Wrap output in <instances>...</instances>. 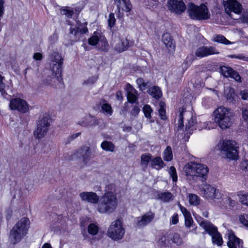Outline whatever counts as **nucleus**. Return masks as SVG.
<instances>
[{"label": "nucleus", "mask_w": 248, "mask_h": 248, "mask_svg": "<svg viewBox=\"0 0 248 248\" xmlns=\"http://www.w3.org/2000/svg\"><path fill=\"white\" fill-rule=\"evenodd\" d=\"M81 134L80 132L77 133L75 134H73L71 136H70V138L71 140H73L74 139H75L77 137H78L79 136H80Z\"/></svg>", "instance_id": "obj_64"}, {"label": "nucleus", "mask_w": 248, "mask_h": 248, "mask_svg": "<svg viewBox=\"0 0 248 248\" xmlns=\"http://www.w3.org/2000/svg\"><path fill=\"white\" fill-rule=\"evenodd\" d=\"M221 154L224 158L237 160L239 158L238 146L234 140H224L220 143Z\"/></svg>", "instance_id": "obj_3"}, {"label": "nucleus", "mask_w": 248, "mask_h": 248, "mask_svg": "<svg viewBox=\"0 0 248 248\" xmlns=\"http://www.w3.org/2000/svg\"><path fill=\"white\" fill-rule=\"evenodd\" d=\"M155 217V214L152 212H148L142 216L137 218V225L139 227H143L148 225Z\"/></svg>", "instance_id": "obj_22"}, {"label": "nucleus", "mask_w": 248, "mask_h": 248, "mask_svg": "<svg viewBox=\"0 0 248 248\" xmlns=\"http://www.w3.org/2000/svg\"><path fill=\"white\" fill-rule=\"evenodd\" d=\"M187 12L189 17L195 20H206L210 16L207 7L204 4L200 6L195 5L193 3H189L187 4Z\"/></svg>", "instance_id": "obj_5"}, {"label": "nucleus", "mask_w": 248, "mask_h": 248, "mask_svg": "<svg viewBox=\"0 0 248 248\" xmlns=\"http://www.w3.org/2000/svg\"><path fill=\"white\" fill-rule=\"evenodd\" d=\"M213 40L214 42L222 43L225 45L231 44L232 42L227 40L224 36L221 34L215 35Z\"/></svg>", "instance_id": "obj_34"}, {"label": "nucleus", "mask_w": 248, "mask_h": 248, "mask_svg": "<svg viewBox=\"0 0 248 248\" xmlns=\"http://www.w3.org/2000/svg\"><path fill=\"white\" fill-rule=\"evenodd\" d=\"M30 221L26 218H21L11 231L10 239L14 244H16L27 233L29 227Z\"/></svg>", "instance_id": "obj_4"}, {"label": "nucleus", "mask_w": 248, "mask_h": 248, "mask_svg": "<svg viewBox=\"0 0 248 248\" xmlns=\"http://www.w3.org/2000/svg\"><path fill=\"white\" fill-rule=\"evenodd\" d=\"M49 120L47 117H43L39 119L37 124V128L34 132L36 138L41 139L46 134L50 125Z\"/></svg>", "instance_id": "obj_13"}, {"label": "nucleus", "mask_w": 248, "mask_h": 248, "mask_svg": "<svg viewBox=\"0 0 248 248\" xmlns=\"http://www.w3.org/2000/svg\"><path fill=\"white\" fill-rule=\"evenodd\" d=\"M220 72L225 78H231L238 82H241V78L239 74L229 66H222L220 68Z\"/></svg>", "instance_id": "obj_20"}, {"label": "nucleus", "mask_w": 248, "mask_h": 248, "mask_svg": "<svg viewBox=\"0 0 248 248\" xmlns=\"http://www.w3.org/2000/svg\"><path fill=\"white\" fill-rule=\"evenodd\" d=\"M226 13L232 17L231 12L239 14L242 11V5L236 0H223Z\"/></svg>", "instance_id": "obj_15"}, {"label": "nucleus", "mask_w": 248, "mask_h": 248, "mask_svg": "<svg viewBox=\"0 0 248 248\" xmlns=\"http://www.w3.org/2000/svg\"><path fill=\"white\" fill-rule=\"evenodd\" d=\"M189 203L191 205H198L200 204V198L198 196L194 194L189 195Z\"/></svg>", "instance_id": "obj_40"}, {"label": "nucleus", "mask_w": 248, "mask_h": 248, "mask_svg": "<svg viewBox=\"0 0 248 248\" xmlns=\"http://www.w3.org/2000/svg\"><path fill=\"white\" fill-rule=\"evenodd\" d=\"M9 107L12 110H17L22 113H25L29 110L27 102L19 98L12 99L10 101Z\"/></svg>", "instance_id": "obj_16"}, {"label": "nucleus", "mask_w": 248, "mask_h": 248, "mask_svg": "<svg viewBox=\"0 0 248 248\" xmlns=\"http://www.w3.org/2000/svg\"><path fill=\"white\" fill-rule=\"evenodd\" d=\"M140 111V108H139V107L135 106L132 108L131 113L132 115L136 116L139 114Z\"/></svg>", "instance_id": "obj_57"}, {"label": "nucleus", "mask_w": 248, "mask_h": 248, "mask_svg": "<svg viewBox=\"0 0 248 248\" xmlns=\"http://www.w3.org/2000/svg\"><path fill=\"white\" fill-rule=\"evenodd\" d=\"M185 219V225L187 227H190L193 222L192 218L191 216V214L184 216Z\"/></svg>", "instance_id": "obj_52"}, {"label": "nucleus", "mask_w": 248, "mask_h": 248, "mask_svg": "<svg viewBox=\"0 0 248 248\" xmlns=\"http://www.w3.org/2000/svg\"><path fill=\"white\" fill-rule=\"evenodd\" d=\"M122 3L124 5V8H122V10L128 12H129L132 7V4L130 3V0H121ZM115 3L117 4V8L119 10L120 9L121 0H114Z\"/></svg>", "instance_id": "obj_27"}, {"label": "nucleus", "mask_w": 248, "mask_h": 248, "mask_svg": "<svg viewBox=\"0 0 248 248\" xmlns=\"http://www.w3.org/2000/svg\"><path fill=\"white\" fill-rule=\"evenodd\" d=\"M169 238L177 246H181L183 244V240L180 234L173 232L170 234Z\"/></svg>", "instance_id": "obj_31"}, {"label": "nucleus", "mask_w": 248, "mask_h": 248, "mask_svg": "<svg viewBox=\"0 0 248 248\" xmlns=\"http://www.w3.org/2000/svg\"><path fill=\"white\" fill-rule=\"evenodd\" d=\"M137 84L140 91H143L149 87V82H145L142 78H139L136 80Z\"/></svg>", "instance_id": "obj_36"}, {"label": "nucleus", "mask_w": 248, "mask_h": 248, "mask_svg": "<svg viewBox=\"0 0 248 248\" xmlns=\"http://www.w3.org/2000/svg\"><path fill=\"white\" fill-rule=\"evenodd\" d=\"M74 155L81 158L84 164H87L91 159L96 156V151L95 149L92 150L89 146L84 145L78 149Z\"/></svg>", "instance_id": "obj_11"}, {"label": "nucleus", "mask_w": 248, "mask_h": 248, "mask_svg": "<svg viewBox=\"0 0 248 248\" xmlns=\"http://www.w3.org/2000/svg\"><path fill=\"white\" fill-rule=\"evenodd\" d=\"M179 206L184 216H186L187 215H188L190 214L185 207L182 206L181 204H179Z\"/></svg>", "instance_id": "obj_60"}, {"label": "nucleus", "mask_w": 248, "mask_h": 248, "mask_svg": "<svg viewBox=\"0 0 248 248\" xmlns=\"http://www.w3.org/2000/svg\"><path fill=\"white\" fill-rule=\"evenodd\" d=\"M157 199L166 202L173 199V195L170 192H160L157 195Z\"/></svg>", "instance_id": "obj_28"}, {"label": "nucleus", "mask_w": 248, "mask_h": 248, "mask_svg": "<svg viewBox=\"0 0 248 248\" xmlns=\"http://www.w3.org/2000/svg\"><path fill=\"white\" fill-rule=\"evenodd\" d=\"M228 246L229 248H242V241L234 235V234L230 232L229 233Z\"/></svg>", "instance_id": "obj_24"}, {"label": "nucleus", "mask_w": 248, "mask_h": 248, "mask_svg": "<svg viewBox=\"0 0 248 248\" xmlns=\"http://www.w3.org/2000/svg\"><path fill=\"white\" fill-rule=\"evenodd\" d=\"M224 97L226 99L227 103L234 104L238 101V97L237 94H224Z\"/></svg>", "instance_id": "obj_37"}, {"label": "nucleus", "mask_w": 248, "mask_h": 248, "mask_svg": "<svg viewBox=\"0 0 248 248\" xmlns=\"http://www.w3.org/2000/svg\"><path fill=\"white\" fill-rule=\"evenodd\" d=\"M239 202L243 204L248 206V193L240 192L238 194Z\"/></svg>", "instance_id": "obj_38"}, {"label": "nucleus", "mask_w": 248, "mask_h": 248, "mask_svg": "<svg viewBox=\"0 0 248 248\" xmlns=\"http://www.w3.org/2000/svg\"><path fill=\"white\" fill-rule=\"evenodd\" d=\"M88 43L91 46H95L98 43L99 46H101L100 49L101 50L104 51L108 50L107 40L99 33L94 32L93 35L88 39Z\"/></svg>", "instance_id": "obj_17"}, {"label": "nucleus", "mask_w": 248, "mask_h": 248, "mask_svg": "<svg viewBox=\"0 0 248 248\" xmlns=\"http://www.w3.org/2000/svg\"><path fill=\"white\" fill-rule=\"evenodd\" d=\"M200 225L212 236V243L218 246L222 245L223 240L220 234L218 232L217 228L207 220L202 221Z\"/></svg>", "instance_id": "obj_9"}, {"label": "nucleus", "mask_w": 248, "mask_h": 248, "mask_svg": "<svg viewBox=\"0 0 248 248\" xmlns=\"http://www.w3.org/2000/svg\"><path fill=\"white\" fill-rule=\"evenodd\" d=\"M184 170L189 180L195 181L201 178L206 180L209 170L204 164L190 162L185 166Z\"/></svg>", "instance_id": "obj_1"}, {"label": "nucleus", "mask_w": 248, "mask_h": 248, "mask_svg": "<svg viewBox=\"0 0 248 248\" xmlns=\"http://www.w3.org/2000/svg\"><path fill=\"white\" fill-rule=\"evenodd\" d=\"M111 46L117 52L120 53L126 50L130 46L129 41L126 38H121L116 30H112Z\"/></svg>", "instance_id": "obj_8"}, {"label": "nucleus", "mask_w": 248, "mask_h": 248, "mask_svg": "<svg viewBox=\"0 0 248 248\" xmlns=\"http://www.w3.org/2000/svg\"><path fill=\"white\" fill-rule=\"evenodd\" d=\"M101 147L105 151H108V141L107 140L103 141L101 144Z\"/></svg>", "instance_id": "obj_59"}, {"label": "nucleus", "mask_w": 248, "mask_h": 248, "mask_svg": "<svg viewBox=\"0 0 248 248\" xmlns=\"http://www.w3.org/2000/svg\"><path fill=\"white\" fill-rule=\"evenodd\" d=\"M172 156L171 147L170 146H167L164 151V160L166 161H170L172 159Z\"/></svg>", "instance_id": "obj_39"}, {"label": "nucleus", "mask_w": 248, "mask_h": 248, "mask_svg": "<svg viewBox=\"0 0 248 248\" xmlns=\"http://www.w3.org/2000/svg\"><path fill=\"white\" fill-rule=\"evenodd\" d=\"M178 114L177 115L175 120L177 121V128L182 129L184 127V119H186L187 123L186 124V130H189L195 124V120L193 118L191 112L186 111V108L182 107L178 109Z\"/></svg>", "instance_id": "obj_7"}, {"label": "nucleus", "mask_w": 248, "mask_h": 248, "mask_svg": "<svg viewBox=\"0 0 248 248\" xmlns=\"http://www.w3.org/2000/svg\"><path fill=\"white\" fill-rule=\"evenodd\" d=\"M79 196L82 201L93 204L97 203L99 200V196L96 193L92 191L81 192Z\"/></svg>", "instance_id": "obj_21"}, {"label": "nucleus", "mask_w": 248, "mask_h": 248, "mask_svg": "<svg viewBox=\"0 0 248 248\" xmlns=\"http://www.w3.org/2000/svg\"><path fill=\"white\" fill-rule=\"evenodd\" d=\"M78 124L87 127L96 126L99 124V123L95 117L89 115L81 119L78 122Z\"/></svg>", "instance_id": "obj_23"}, {"label": "nucleus", "mask_w": 248, "mask_h": 248, "mask_svg": "<svg viewBox=\"0 0 248 248\" xmlns=\"http://www.w3.org/2000/svg\"><path fill=\"white\" fill-rule=\"evenodd\" d=\"M125 90L126 93H137L136 90L129 83L126 84Z\"/></svg>", "instance_id": "obj_54"}, {"label": "nucleus", "mask_w": 248, "mask_h": 248, "mask_svg": "<svg viewBox=\"0 0 248 248\" xmlns=\"http://www.w3.org/2000/svg\"><path fill=\"white\" fill-rule=\"evenodd\" d=\"M228 57L248 62V56H246L243 54H239L238 55H230L228 56Z\"/></svg>", "instance_id": "obj_49"}, {"label": "nucleus", "mask_w": 248, "mask_h": 248, "mask_svg": "<svg viewBox=\"0 0 248 248\" xmlns=\"http://www.w3.org/2000/svg\"><path fill=\"white\" fill-rule=\"evenodd\" d=\"M98 78V77L97 75H94L90 77L87 80L84 81L83 83V85H86L87 86H90L93 85L94 83L96 82Z\"/></svg>", "instance_id": "obj_41"}, {"label": "nucleus", "mask_w": 248, "mask_h": 248, "mask_svg": "<svg viewBox=\"0 0 248 248\" xmlns=\"http://www.w3.org/2000/svg\"><path fill=\"white\" fill-rule=\"evenodd\" d=\"M219 53L214 46H202L197 49L195 55L196 57L202 58L213 54H218Z\"/></svg>", "instance_id": "obj_19"}, {"label": "nucleus", "mask_w": 248, "mask_h": 248, "mask_svg": "<svg viewBox=\"0 0 248 248\" xmlns=\"http://www.w3.org/2000/svg\"><path fill=\"white\" fill-rule=\"evenodd\" d=\"M152 156L149 153H145L141 155L140 156V164L144 168L147 167L148 164L151 162Z\"/></svg>", "instance_id": "obj_29"}, {"label": "nucleus", "mask_w": 248, "mask_h": 248, "mask_svg": "<svg viewBox=\"0 0 248 248\" xmlns=\"http://www.w3.org/2000/svg\"><path fill=\"white\" fill-rule=\"evenodd\" d=\"M116 19L114 17V15L113 14H109V28L111 30L112 28L113 27L114 25L115 24Z\"/></svg>", "instance_id": "obj_55"}, {"label": "nucleus", "mask_w": 248, "mask_h": 248, "mask_svg": "<svg viewBox=\"0 0 248 248\" xmlns=\"http://www.w3.org/2000/svg\"><path fill=\"white\" fill-rule=\"evenodd\" d=\"M108 209V195L105 193L104 196L101 198L98 204V210L100 213H104L107 212Z\"/></svg>", "instance_id": "obj_26"}, {"label": "nucleus", "mask_w": 248, "mask_h": 248, "mask_svg": "<svg viewBox=\"0 0 248 248\" xmlns=\"http://www.w3.org/2000/svg\"><path fill=\"white\" fill-rule=\"evenodd\" d=\"M178 222V216L177 214L174 215L171 218L170 223L172 224H176Z\"/></svg>", "instance_id": "obj_62"}, {"label": "nucleus", "mask_w": 248, "mask_h": 248, "mask_svg": "<svg viewBox=\"0 0 248 248\" xmlns=\"http://www.w3.org/2000/svg\"><path fill=\"white\" fill-rule=\"evenodd\" d=\"M61 13L62 15H65L68 18H71L74 14V11L68 7H65L61 10Z\"/></svg>", "instance_id": "obj_48"}, {"label": "nucleus", "mask_w": 248, "mask_h": 248, "mask_svg": "<svg viewBox=\"0 0 248 248\" xmlns=\"http://www.w3.org/2000/svg\"><path fill=\"white\" fill-rule=\"evenodd\" d=\"M100 106H101V111L105 114L108 113V104L107 100H102L100 102Z\"/></svg>", "instance_id": "obj_45"}, {"label": "nucleus", "mask_w": 248, "mask_h": 248, "mask_svg": "<svg viewBox=\"0 0 248 248\" xmlns=\"http://www.w3.org/2000/svg\"><path fill=\"white\" fill-rule=\"evenodd\" d=\"M143 111L146 118L149 119L151 118L152 109L149 105H145L143 108Z\"/></svg>", "instance_id": "obj_46"}, {"label": "nucleus", "mask_w": 248, "mask_h": 248, "mask_svg": "<svg viewBox=\"0 0 248 248\" xmlns=\"http://www.w3.org/2000/svg\"><path fill=\"white\" fill-rule=\"evenodd\" d=\"M157 244L161 248L169 246V241L166 236H162L157 241Z\"/></svg>", "instance_id": "obj_43"}, {"label": "nucleus", "mask_w": 248, "mask_h": 248, "mask_svg": "<svg viewBox=\"0 0 248 248\" xmlns=\"http://www.w3.org/2000/svg\"><path fill=\"white\" fill-rule=\"evenodd\" d=\"M127 98L128 102L132 103L136 102L137 99L135 94H127Z\"/></svg>", "instance_id": "obj_56"}, {"label": "nucleus", "mask_w": 248, "mask_h": 248, "mask_svg": "<svg viewBox=\"0 0 248 248\" xmlns=\"http://www.w3.org/2000/svg\"><path fill=\"white\" fill-rule=\"evenodd\" d=\"M201 191L203 196L208 200H213L218 199L220 196L219 190L217 188L207 184H203L201 188Z\"/></svg>", "instance_id": "obj_14"}, {"label": "nucleus", "mask_w": 248, "mask_h": 248, "mask_svg": "<svg viewBox=\"0 0 248 248\" xmlns=\"http://www.w3.org/2000/svg\"><path fill=\"white\" fill-rule=\"evenodd\" d=\"M87 22H81L79 20L76 21L75 27H71L70 28V34L73 35V41L77 42L79 41L82 35L88 32L87 27Z\"/></svg>", "instance_id": "obj_10"}, {"label": "nucleus", "mask_w": 248, "mask_h": 248, "mask_svg": "<svg viewBox=\"0 0 248 248\" xmlns=\"http://www.w3.org/2000/svg\"><path fill=\"white\" fill-rule=\"evenodd\" d=\"M227 201L229 204V205L232 207H233L236 203V202L234 200H233L231 198L229 197L227 199Z\"/></svg>", "instance_id": "obj_63"}, {"label": "nucleus", "mask_w": 248, "mask_h": 248, "mask_svg": "<svg viewBox=\"0 0 248 248\" xmlns=\"http://www.w3.org/2000/svg\"><path fill=\"white\" fill-rule=\"evenodd\" d=\"M5 1L4 0H0V17L3 16L4 11V4Z\"/></svg>", "instance_id": "obj_58"}, {"label": "nucleus", "mask_w": 248, "mask_h": 248, "mask_svg": "<svg viewBox=\"0 0 248 248\" xmlns=\"http://www.w3.org/2000/svg\"><path fill=\"white\" fill-rule=\"evenodd\" d=\"M162 40L166 47L170 50H174L175 44L170 33L166 32L162 35Z\"/></svg>", "instance_id": "obj_25"}, {"label": "nucleus", "mask_w": 248, "mask_h": 248, "mask_svg": "<svg viewBox=\"0 0 248 248\" xmlns=\"http://www.w3.org/2000/svg\"><path fill=\"white\" fill-rule=\"evenodd\" d=\"M169 172L170 176L172 177L173 181L176 182L177 180V175L175 168L173 166L170 167Z\"/></svg>", "instance_id": "obj_50"}, {"label": "nucleus", "mask_w": 248, "mask_h": 248, "mask_svg": "<svg viewBox=\"0 0 248 248\" xmlns=\"http://www.w3.org/2000/svg\"><path fill=\"white\" fill-rule=\"evenodd\" d=\"M117 206L116 195L109 192V212L113 211Z\"/></svg>", "instance_id": "obj_32"}, {"label": "nucleus", "mask_w": 248, "mask_h": 248, "mask_svg": "<svg viewBox=\"0 0 248 248\" xmlns=\"http://www.w3.org/2000/svg\"><path fill=\"white\" fill-rule=\"evenodd\" d=\"M109 237L114 240L121 239L125 232L122 222L119 219H117L111 223Z\"/></svg>", "instance_id": "obj_12"}, {"label": "nucleus", "mask_w": 248, "mask_h": 248, "mask_svg": "<svg viewBox=\"0 0 248 248\" xmlns=\"http://www.w3.org/2000/svg\"><path fill=\"white\" fill-rule=\"evenodd\" d=\"M241 119L247 123L248 124V107H242L241 108Z\"/></svg>", "instance_id": "obj_44"}, {"label": "nucleus", "mask_w": 248, "mask_h": 248, "mask_svg": "<svg viewBox=\"0 0 248 248\" xmlns=\"http://www.w3.org/2000/svg\"><path fill=\"white\" fill-rule=\"evenodd\" d=\"M167 6L169 10L177 14H181L186 9V6L182 0H169Z\"/></svg>", "instance_id": "obj_18"}, {"label": "nucleus", "mask_w": 248, "mask_h": 248, "mask_svg": "<svg viewBox=\"0 0 248 248\" xmlns=\"http://www.w3.org/2000/svg\"><path fill=\"white\" fill-rule=\"evenodd\" d=\"M4 77L0 74V92L1 93H7L12 92V88L9 85H5L3 81Z\"/></svg>", "instance_id": "obj_33"}, {"label": "nucleus", "mask_w": 248, "mask_h": 248, "mask_svg": "<svg viewBox=\"0 0 248 248\" xmlns=\"http://www.w3.org/2000/svg\"><path fill=\"white\" fill-rule=\"evenodd\" d=\"M239 166L242 170L248 171V160H244L241 161Z\"/></svg>", "instance_id": "obj_53"}, {"label": "nucleus", "mask_w": 248, "mask_h": 248, "mask_svg": "<svg viewBox=\"0 0 248 248\" xmlns=\"http://www.w3.org/2000/svg\"><path fill=\"white\" fill-rule=\"evenodd\" d=\"M151 165L152 167L159 170L164 167V163L160 157H156L152 159Z\"/></svg>", "instance_id": "obj_30"}, {"label": "nucleus", "mask_w": 248, "mask_h": 248, "mask_svg": "<svg viewBox=\"0 0 248 248\" xmlns=\"http://www.w3.org/2000/svg\"><path fill=\"white\" fill-rule=\"evenodd\" d=\"M239 220L241 223L248 228V214L240 215L239 217Z\"/></svg>", "instance_id": "obj_47"}, {"label": "nucleus", "mask_w": 248, "mask_h": 248, "mask_svg": "<svg viewBox=\"0 0 248 248\" xmlns=\"http://www.w3.org/2000/svg\"><path fill=\"white\" fill-rule=\"evenodd\" d=\"M33 58L36 61H41L43 59V55L41 53L36 52L33 54Z\"/></svg>", "instance_id": "obj_61"}, {"label": "nucleus", "mask_w": 248, "mask_h": 248, "mask_svg": "<svg viewBox=\"0 0 248 248\" xmlns=\"http://www.w3.org/2000/svg\"><path fill=\"white\" fill-rule=\"evenodd\" d=\"M165 103L164 102L161 101L159 103V106L160 107L158 110L159 115L160 118L163 120H165L167 119L165 108Z\"/></svg>", "instance_id": "obj_35"}, {"label": "nucleus", "mask_w": 248, "mask_h": 248, "mask_svg": "<svg viewBox=\"0 0 248 248\" xmlns=\"http://www.w3.org/2000/svg\"><path fill=\"white\" fill-rule=\"evenodd\" d=\"M88 232L92 235H96L98 232V226L94 223L90 224L88 227Z\"/></svg>", "instance_id": "obj_42"}, {"label": "nucleus", "mask_w": 248, "mask_h": 248, "mask_svg": "<svg viewBox=\"0 0 248 248\" xmlns=\"http://www.w3.org/2000/svg\"><path fill=\"white\" fill-rule=\"evenodd\" d=\"M214 122L222 129L229 128L232 124V113L224 107L217 108L214 111Z\"/></svg>", "instance_id": "obj_2"}, {"label": "nucleus", "mask_w": 248, "mask_h": 248, "mask_svg": "<svg viewBox=\"0 0 248 248\" xmlns=\"http://www.w3.org/2000/svg\"><path fill=\"white\" fill-rule=\"evenodd\" d=\"M50 69L52 74L57 78L58 81L61 82L62 80V74L63 59L62 55L57 52H53L50 56Z\"/></svg>", "instance_id": "obj_6"}, {"label": "nucleus", "mask_w": 248, "mask_h": 248, "mask_svg": "<svg viewBox=\"0 0 248 248\" xmlns=\"http://www.w3.org/2000/svg\"><path fill=\"white\" fill-rule=\"evenodd\" d=\"M147 93H162L160 88L157 86L150 87L147 91Z\"/></svg>", "instance_id": "obj_51"}]
</instances>
